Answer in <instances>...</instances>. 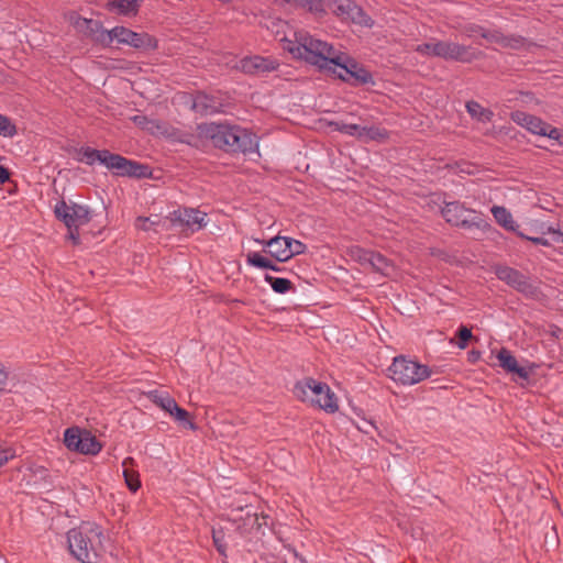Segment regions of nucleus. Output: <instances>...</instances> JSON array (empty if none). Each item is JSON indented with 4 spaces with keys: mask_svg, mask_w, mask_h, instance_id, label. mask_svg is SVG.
<instances>
[{
    "mask_svg": "<svg viewBox=\"0 0 563 563\" xmlns=\"http://www.w3.org/2000/svg\"><path fill=\"white\" fill-rule=\"evenodd\" d=\"M295 37V41H286L284 46L294 57L305 59L320 70L331 71L353 86L373 84V76L364 66L331 44L305 32L296 33Z\"/></svg>",
    "mask_w": 563,
    "mask_h": 563,
    "instance_id": "1",
    "label": "nucleus"
},
{
    "mask_svg": "<svg viewBox=\"0 0 563 563\" xmlns=\"http://www.w3.org/2000/svg\"><path fill=\"white\" fill-rule=\"evenodd\" d=\"M196 135L208 140L219 150L230 154H249L257 151L255 134L247 129L228 122H205L196 128Z\"/></svg>",
    "mask_w": 563,
    "mask_h": 563,
    "instance_id": "2",
    "label": "nucleus"
},
{
    "mask_svg": "<svg viewBox=\"0 0 563 563\" xmlns=\"http://www.w3.org/2000/svg\"><path fill=\"white\" fill-rule=\"evenodd\" d=\"M104 534L96 523L85 522L67 532L68 549L81 563H96L104 551Z\"/></svg>",
    "mask_w": 563,
    "mask_h": 563,
    "instance_id": "3",
    "label": "nucleus"
},
{
    "mask_svg": "<svg viewBox=\"0 0 563 563\" xmlns=\"http://www.w3.org/2000/svg\"><path fill=\"white\" fill-rule=\"evenodd\" d=\"M389 377L402 385H415L431 375L427 365L409 360L406 356H397L388 367Z\"/></svg>",
    "mask_w": 563,
    "mask_h": 563,
    "instance_id": "4",
    "label": "nucleus"
},
{
    "mask_svg": "<svg viewBox=\"0 0 563 563\" xmlns=\"http://www.w3.org/2000/svg\"><path fill=\"white\" fill-rule=\"evenodd\" d=\"M103 46H110L113 41L129 45L140 51H154L157 48V40L146 32H134L124 26H115L103 35Z\"/></svg>",
    "mask_w": 563,
    "mask_h": 563,
    "instance_id": "5",
    "label": "nucleus"
},
{
    "mask_svg": "<svg viewBox=\"0 0 563 563\" xmlns=\"http://www.w3.org/2000/svg\"><path fill=\"white\" fill-rule=\"evenodd\" d=\"M324 391V399L327 401H323V410L333 413L339 409L338 398L325 383L317 382L308 377L298 382L294 387V395L302 401L310 400V398H318V396Z\"/></svg>",
    "mask_w": 563,
    "mask_h": 563,
    "instance_id": "6",
    "label": "nucleus"
},
{
    "mask_svg": "<svg viewBox=\"0 0 563 563\" xmlns=\"http://www.w3.org/2000/svg\"><path fill=\"white\" fill-rule=\"evenodd\" d=\"M442 217L452 225L464 229H483L487 225L475 210L467 209L460 201L446 202L441 210Z\"/></svg>",
    "mask_w": 563,
    "mask_h": 563,
    "instance_id": "7",
    "label": "nucleus"
},
{
    "mask_svg": "<svg viewBox=\"0 0 563 563\" xmlns=\"http://www.w3.org/2000/svg\"><path fill=\"white\" fill-rule=\"evenodd\" d=\"M325 5L341 20L371 27L373 20L352 0H325Z\"/></svg>",
    "mask_w": 563,
    "mask_h": 563,
    "instance_id": "8",
    "label": "nucleus"
},
{
    "mask_svg": "<svg viewBox=\"0 0 563 563\" xmlns=\"http://www.w3.org/2000/svg\"><path fill=\"white\" fill-rule=\"evenodd\" d=\"M54 213L67 229L85 225L91 220V211L88 207L75 202L67 203L65 200L55 205Z\"/></svg>",
    "mask_w": 563,
    "mask_h": 563,
    "instance_id": "9",
    "label": "nucleus"
},
{
    "mask_svg": "<svg viewBox=\"0 0 563 563\" xmlns=\"http://www.w3.org/2000/svg\"><path fill=\"white\" fill-rule=\"evenodd\" d=\"M107 168L120 177L147 178L152 175L147 165L128 159L119 154L111 153L108 157Z\"/></svg>",
    "mask_w": 563,
    "mask_h": 563,
    "instance_id": "10",
    "label": "nucleus"
},
{
    "mask_svg": "<svg viewBox=\"0 0 563 563\" xmlns=\"http://www.w3.org/2000/svg\"><path fill=\"white\" fill-rule=\"evenodd\" d=\"M433 48V57H441L446 60L471 63L477 58L476 51L471 46L454 42L435 41V47Z\"/></svg>",
    "mask_w": 563,
    "mask_h": 563,
    "instance_id": "11",
    "label": "nucleus"
},
{
    "mask_svg": "<svg viewBox=\"0 0 563 563\" xmlns=\"http://www.w3.org/2000/svg\"><path fill=\"white\" fill-rule=\"evenodd\" d=\"M496 275L500 280L528 297H536L538 295V287L530 283L527 276L515 268L508 266L498 267Z\"/></svg>",
    "mask_w": 563,
    "mask_h": 563,
    "instance_id": "12",
    "label": "nucleus"
},
{
    "mask_svg": "<svg viewBox=\"0 0 563 563\" xmlns=\"http://www.w3.org/2000/svg\"><path fill=\"white\" fill-rule=\"evenodd\" d=\"M69 21L76 31L91 37L95 42L103 46V42L101 40H103L104 34L109 33V30H104L100 21L86 19L77 13H71Z\"/></svg>",
    "mask_w": 563,
    "mask_h": 563,
    "instance_id": "13",
    "label": "nucleus"
},
{
    "mask_svg": "<svg viewBox=\"0 0 563 563\" xmlns=\"http://www.w3.org/2000/svg\"><path fill=\"white\" fill-rule=\"evenodd\" d=\"M278 63L275 59L258 55L242 58L236 68L247 75H260L276 70Z\"/></svg>",
    "mask_w": 563,
    "mask_h": 563,
    "instance_id": "14",
    "label": "nucleus"
},
{
    "mask_svg": "<svg viewBox=\"0 0 563 563\" xmlns=\"http://www.w3.org/2000/svg\"><path fill=\"white\" fill-rule=\"evenodd\" d=\"M173 216L174 222H178L181 225H186L192 229V231L195 230V225L197 227L196 230L201 229L206 225V213L196 209L177 210L173 212Z\"/></svg>",
    "mask_w": 563,
    "mask_h": 563,
    "instance_id": "15",
    "label": "nucleus"
},
{
    "mask_svg": "<svg viewBox=\"0 0 563 563\" xmlns=\"http://www.w3.org/2000/svg\"><path fill=\"white\" fill-rule=\"evenodd\" d=\"M511 119L517 124L526 128L533 134L543 135L545 122L532 114H529L523 111H514L511 113Z\"/></svg>",
    "mask_w": 563,
    "mask_h": 563,
    "instance_id": "16",
    "label": "nucleus"
},
{
    "mask_svg": "<svg viewBox=\"0 0 563 563\" xmlns=\"http://www.w3.org/2000/svg\"><path fill=\"white\" fill-rule=\"evenodd\" d=\"M497 360L499 362V366L505 371L517 374L522 379L529 378L530 371L526 367L519 366L516 357L507 349L503 347L498 352Z\"/></svg>",
    "mask_w": 563,
    "mask_h": 563,
    "instance_id": "17",
    "label": "nucleus"
},
{
    "mask_svg": "<svg viewBox=\"0 0 563 563\" xmlns=\"http://www.w3.org/2000/svg\"><path fill=\"white\" fill-rule=\"evenodd\" d=\"M221 103L211 96L199 92L192 100V110L201 115H208L218 112Z\"/></svg>",
    "mask_w": 563,
    "mask_h": 563,
    "instance_id": "18",
    "label": "nucleus"
},
{
    "mask_svg": "<svg viewBox=\"0 0 563 563\" xmlns=\"http://www.w3.org/2000/svg\"><path fill=\"white\" fill-rule=\"evenodd\" d=\"M256 242L264 244L268 249L267 253L277 262L287 261V249L284 246L285 236L277 235L268 241L256 240Z\"/></svg>",
    "mask_w": 563,
    "mask_h": 563,
    "instance_id": "19",
    "label": "nucleus"
},
{
    "mask_svg": "<svg viewBox=\"0 0 563 563\" xmlns=\"http://www.w3.org/2000/svg\"><path fill=\"white\" fill-rule=\"evenodd\" d=\"M110 154L111 152L108 150L100 151L91 147H81L79 151L80 157L78 159L85 162L87 165H93L96 162H99L107 167Z\"/></svg>",
    "mask_w": 563,
    "mask_h": 563,
    "instance_id": "20",
    "label": "nucleus"
},
{
    "mask_svg": "<svg viewBox=\"0 0 563 563\" xmlns=\"http://www.w3.org/2000/svg\"><path fill=\"white\" fill-rule=\"evenodd\" d=\"M492 213L497 223L500 224L504 229L515 233L520 232L518 230L519 225L514 220L512 214L505 207L494 206L492 208Z\"/></svg>",
    "mask_w": 563,
    "mask_h": 563,
    "instance_id": "21",
    "label": "nucleus"
},
{
    "mask_svg": "<svg viewBox=\"0 0 563 563\" xmlns=\"http://www.w3.org/2000/svg\"><path fill=\"white\" fill-rule=\"evenodd\" d=\"M102 449V445L91 432L84 430L81 440L78 443L76 452L81 454L96 455Z\"/></svg>",
    "mask_w": 563,
    "mask_h": 563,
    "instance_id": "22",
    "label": "nucleus"
},
{
    "mask_svg": "<svg viewBox=\"0 0 563 563\" xmlns=\"http://www.w3.org/2000/svg\"><path fill=\"white\" fill-rule=\"evenodd\" d=\"M142 0H112L107 4L110 11H117L120 14L128 15L136 13Z\"/></svg>",
    "mask_w": 563,
    "mask_h": 563,
    "instance_id": "23",
    "label": "nucleus"
},
{
    "mask_svg": "<svg viewBox=\"0 0 563 563\" xmlns=\"http://www.w3.org/2000/svg\"><path fill=\"white\" fill-rule=\"evenodd\" d=\"M133 463H134V461L132 457H126L123 461L122 465L124 467L123 468V477H124L125 484L131 492L135 493L141 487V482H140L139 472L128 467L129 465H133Z\"/></svg>",
    "mask_w": 563,
    "mask_h": 563,
    "instance_id": "24",
    "label": "nucleus"
},
{
    "mask_svg": "<svg viewBox=\"0 0 563 563\" xmlns=\"http://www.w3.org/2000/svg\"><path fill=\"white\" fill-rule=\"evenodd\" d=\"M388 139V131L375 125L361 126L360 140L363 141H385Z\"/></svg>",
    "mask_w": 563,
    "mask_h": 563,
    "instance_id": "25",
    "label": "nucleus"
},
{
    "mask_svg": "<svg viewBox=\"0 0 563 563\" xmlns=\"http://www.w3.org/2000/svg\"><path fill=\"white\" fill-rule=\"evenodd\" d=\"M147 397L151 399L153 404L157 407L162 408L164 411H170L172 407L176 404V400L170 397L167 393H162L158 390H151L147 394Z\"/></svg>",
    "mask_w": 563,
    "mask_h": 563,
    "instance_id": "26",
    "label": "nucleus"
},
{
    "mask_svg": "<svg viewBox=\"0 0 563 563\" xmlns=\"http://www.w3.org/2000/svg\"><path fill=\"white\" fill-rule=\"evenodd\" d=\"M466 110L473 119L484 123L489 122L494 115L490 110L483 108L476 101H468L466 103Z\"/></svg>",
    "mask_w": 563,
    "mask_h": 563,
    "instance_id": "27",
    "label": "nucleus"
},
{
    "mask_svg": "<svg viewBox=\"0 0 563 563\" xmlns=\"http://www.w3.org/2000/svg\"><path fill=\"white\" fill-rule=\"evenodd\" d=\"M84 430L78 427L67 428L64 432V444L70 451H77Z\"/></svg>",
    "mask_w": 563,
    "mask_h": 563,
    "instance_id": "28",
    "label": "nucleus"
},
{
    "mask_svg": "<svg viewBox=\"0 0 563 563\" xmlns=\"http://www.w3.org/2000/svg\"><path fill=\"white\" fill-rule=\"evenodd\" d=\"M368 266L383 275H388L389 268H391V264L389 263L388 258L374 251H372Z\"/></svg>",
    "mask_w": 563,
    "mask_h": 563,
    "instance_id": "29",
    "label": "nucleus"
},
{
    "mask_svg": "<svg viewBox=\"0 0 563 563\" xmlns=\"http://www.w3.org/2000/svg\"><path fill=\"white\" fill-rule=\"evenodd\" d=\"M168 413L179 423H181L185 428H189L190 430H196L197 426L189 419V412L183 408H180L177 402L172 407Z\"/></svg>",
    "mask_w": 563,
    "mask_h": 563,
    "instance_id": "30",
    "label": "nucleus"
},
{
    "mask_svg": "<svg viewBox=\"0 0 563 563\" xmlns=\"http://www.w3.org/2000/svg\"><path fill=\"white\" fill-rule=\"evenodd\" d=\"M264 279L277 294H285L292 288V283L287 278L274 277L266 274Z\"/></svg>",
    "mask_w": 563,
    "mask_h": 563,
    "instance_id": "31",
    "label": "nucleus"
},
{
    "mask_svg": "<svg viewBox=\"0 0 563 563\" xmlns=\"http://www.w3.org/2000/svg\"><path fill=\"white\" fill-rule=\"evenodd\" d=\"M246 263L262 269L273 268V262L257 252H250L246 255Z\"/></svg>",
    "mask_w": 563,
    "mask_h": 563,
    "instance_id": "32",
    "label": "nucleus"
},
{
    "mask_svg": "<svg viewBox=\"0 0 563 563\" xmlns=\"http://www.w3.org/2000/svg\"><path fill=\"white\" fill-rule=\"evenodd\" d=\"M284 246L287 249V261L295 255H300L305 253L306 245L298 240L285 236Z\"/></svg>",
    "mask_w": 563,
    "mask_h": 563,
    "instance_id": "33",
    "label": "nucleus"
},
{
    "mask_svg": "<svg viewBox=\"0 0 563 563\" xmlns=\"http://www.w3.org/2000/svg\"><path fill=\"white\" fill-rule=\"evenodd\" d=\"M330 126H332L333 130L339 131L343 134L356 136L357 139H360L361 125H358V124L343 123V122H330Z\"/></svg>",
    "mask_w": 563,
    "mask_h": 563,
    "instance_id": "34",
    "label": "nucleus"
},
{
    "mask_svg": "<svg viewBox=\"0 0 563 563\" xmlns=\"http://www.w3.org/2000/svg\"><path fill=\"white\" fill-rule=\"evenodd\" d=\"M18 133L12 120L0 113V135L3 137H13Z\"/></svg>",
    "mask_w": 563,
    "mask_h": 563,
    "instance_id": "35",
    "label": "nucleus"
},
{
    "mask_svg": "<svg viewBox=\"0 0 563 563\" xmlns=\"http://www.w3.org/2000/svg\"><path fill=\"white\" fill-rule=\"evenodd\" d=\"M372 251L362 247H354L351 251L352 257L363 266H368L371 261Z\"/></svg>",
    "mask_w": 563,
    "mask_h": 563,
    "instance_id": "36",
    "label": "nucleus"
},
{
    "mask_svg": "<svg viewBox=\"0 0 563 563\" xmlns=\"http://www.w3.org/2000/svg\"><path fill=\"white\" fill-rule=\"evenodd\" d=\"M456 336L459 338L457 346L460 349H466L468 341L473 338L471 329L465 325H461L456 332Z\"/></svg>",
    "mask_w": 563,
    "mask_h": 563,
    "instance_id": "37",
    "label": "nucleus"
},
{
    "mask_svg": "<svg viewBox=\"0 0 563 563\" xmlns=\"http://www.w3.org/2000/svg\"><path fill=\"white\" fill-rule=\"evenodd\" d=\"M212 540H213V544L216 547V549L218 550V552L222 555L225 554V550H227V544L224 542V532L223 530H216V529H212Z\"/></svg>",
    "mask_w": 563,
    "mask_h": 563,
    "instance_id": "38",
    "label": "nucleus"
},
{
    "mask_svg": "<svg viewBox=\"0 0 563 563\" xmlns=\"http://www.w3.org/2000/svg\"><path fill=\"white\" fill-rule=\"evenodd\" d=\"M299 5L316 13L324 11L322 0H300Z\"/></svg>",
    "mask_w": 563,
    "mask_h": 563,
    "instance_id": "39",
    "label": "nucleus"
},
{
    "mask_svg": "<svg viewBox=\"0 0 563 563\" xmlns=\"http://www.w3.org/2000/svg\"><path fill=\"white\" fill-rule=\"evenodd\" d=\"M542 136H548L549 139L555 140L560 143L563 137V133L558 128H553L545 122L544 133Z\"/></svg>",
    "mask_w": 563,
    "mask_h": 563,
    "instance_id": "40",
    "label": "nucleus"
},
{
    "mask_svg": "<svg viewBox=\"0 0 563 563\" xmlns=\"http://www.w3.org/2000/svg\"><path fill=\"white\" fill-rule=\"evenodd\" d=\"M433 47H435V41L434 42H428L419 44L416 47V52L421 55L432 56L433 57Z\"/></svg>",
    "mask_w": 563,
    "mask_h": 563,
    "instance_id": "41",
    "label": "nucleus"
},
{
    "mask_svg": "<svg viewBox=\"0 0 563 563\" xmlns=\"http://www.w3.org/2000/svg\"><path fill=\"white\" fill-rule=\"evenodd\" d=\"M157 222L152 221L150 218L139 217L135 221V225L137 229H141L143 231H148L153 225H155Z\"/></svg>",
    "mask_w": 563,
    "mask_h": 563,
    "instance_id": "42",
    "label": "nucleus"
},
{
    "mask_svg": "<svg viewBox=\"0 0 563 563\" xmlns=\"http://www.w3.org/2000/svg\"><path fill=\"white\" fill-rule=\"evenodd\" d=\"M14 456V452L10 448L0 446V467Z\"/></svg>",
    "mask_w": 563,
    "mask_h": 563,
    "instance_id": "43",
    "label": "nucleus"
},
{
    "mask_svg": "<svg viewBox=\"0 0 563 563\" xmlns=\"http://www.w3.org/2000/svg\"><path fill=\"white\" fill-rule=\"evenodd\" d=\"M9 379V372L5 366L0 362V393L5 390V386Z\"/></svg>",
    "mask_w": 563,
    "mask_h": 563,
    "instance_id": "44",
    "label": "nucleus"
},
{
    "mask_svg": "<svg viewBox=\"0 0 563 563\" xmlns=\"http://www.w3.org/2000/svg\"><path fill=\"white\" fill-rule=\"evenodd\" d=\"M517 235L520 236L521 239L531 241L532 243L538 245H549L548 240H545L544 238L526 235L523 232H517Z\"/></svg>",
    "mask_w": 563,
    "mask_h": 563,
    "instance_id": "45",
    "label": "nucleus"
},
{
    "mask_svg": "<svg viewBox=\"0 0 563 563\" xmlns=\"http://www.w3.org/2000/svg\"><path fill=\"white\" fill-rule=\"evenodd\" d=\"M79 227H74L71 229H68V239L73 241L74 244H79Z\"/></svg>",
    "mask_w": 563,
    "mask_h": 563,
    "instance_id": "46",
    "label": "nucleus"
},
{
    "mask_svg": "<svg viewBox=\"0 0 563 563\" xmlns=\"http://www.w3.org/2000/svg\"><path fill=\"white\" fill-rule=\"evenodd\" d=\"M10 179V172L4 166L0 165V184H4Z\"/></svg>",
    "mask_w": 563,
    "mask_h": 563,
    "instance_id": "47",
    "label": "nucleus"
},
{
    "mask_svg": "<svg viewBox=\"0 0 563 563\" xmlns=\"http://www.w3.org/2000/svg\"><path fill=\"white\" fill-rule=\"evenodd\" d=\"M324 396H325V391H324V393H322V394H320V395L318 396V398H310V401H311L312 404L317 405L320 409H322V410H323V401H327V400L324 399Z\"/></svg>",
    "mask_w": 563,
    "mask_h": 563,
    "instance_id": "48",
    "label": "nucleus"
},
{
    "mask_svg": "<svg viewBox=\"0 0 563 563\" xmlns=\"http://www.w3.org/2000/svg\"><path fill=\"white\" fill-rule=\"evenodd\" d=\"M133 122L140 126H145L148 122V119L145 115H135L133 117Z\"/></svg>",
    "mask_w": 563,
    "mask_h": 563,
    "instance_id": "49",
    "label": "nucleus"
},
{
    "mask_svg": "<svg viewBox=\"0 0 563 563\" xmlns=\"http://www.w3.org/2000/svg\"><path fill=\"white\" fill-rule=\"evenodd\" d=\"M553 235H554V241L558 242V243H563V233L560 232V231H554L553 232Z\"/></svg>",
    "mask_w": 563,
    "mask_h": 563,
    "instance_id": "50",
    "label": "nucleus"
},
{
    "mask_svg": "<svg viewBox=\"0 0 563 563\" xmlns=\"http://www.w3.org/2000/svg\"><path fill=\"white\" fill-rule=\"evenodd\" d=\"M470 356L472 361H476L479 357V352L473 351L470 353Z\"/></svg>",
    "mask_w": 563,
    "mask_h": 563,
    "instance_id": "51",
    "label": "nucleus"
},
{
    "mask_svg": "<svg viewBox=\"0 0 563 563\" xmlns=\"http://www.w3.org/2000/svg\"><path fill=\"white\" fill-rule=\"evenodd\" d=\"M269 269L274 271V272H282V268L274 263H273V268H269Z\"/></svg>",
    "mask_w": 563,
    "mask_h": 563,
    "instance_id": "52",
    "label": "nucleus"
},
{
    "mask_svg": "<svg viewBox=\"0 0 563 563\" xmlns=\"http://www.w3.org/2000/svg\"><path fill=\"white\" fill-rule=\"evenodd\" d=\"M516 44H511L512 47H517L520 42H521V38H517L515 40Z\"/></svg>",
    "mask_w": 563,
    "mask_h": 563,
    "instance_id": "53",
    "label": "nucleus"
}]
</instances>
